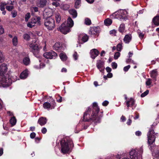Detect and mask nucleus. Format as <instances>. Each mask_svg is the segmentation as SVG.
<instances>
[{
    "instance_id": "obj_31",
    "label": "nucleus",
    "mask_w": 159,
    "mask_h": 159,
    "mask_svg": "<svg viewBox=\"0 0 159 159\" xmlns=\"http://www.w3.org/2000/svg\"><path fill=\"white\" fill-rule=\"evenodd\" d=\"M5 8L7 10L9 11H11L14 8V7L12 6H7Z\"/></svg>"
},
{
    "instance_id": "obj_19",
    "label": "nucleus",
    "mask_w": 159,
    "mask_h": 159,
    "mask_svg": "<svg viewBox=\"0 0 159 159\" xmlns=\"http://www.w3.org/2000/svg\"><path fill=\"white\" fill-rule=\"evenodd\" d=\"M10 122L11 125V126L15 125L16 122V119L15 117L13 116L11 117L10 120Z\"/></svg>"
},
{
    "instance_id": "obj_50",
    "label": "nucleus",
    "mask_w": 159,
    "mask_h": 159,
    "mask_svg": "<svg viewBox=\"0 0 159 159\" xmlns=\"http://www.w3.org/2000/svg\"><path fill=\"white\" fill-rule=\"evenodd\" d=\"M129 101H130L129 103L131 106H133L134 105V101L133 100V98H131L130 100Z\"/></svg>"
},
{
    "instance_id": "obj_4",
    "label": "nucleus",
    "mask_w": 159,
    "mask_h": 159,
    "mask_svg": "<svg viewBox=\"0 0 159 159\" xmlns=\"http://www.w3.org/2000/svg\"><path fill=\"white\" fill-rule=\"evenodd\" d=\"M30 47L31 48V52L36 57H39L40 47L37 41L31 43Z\"/></svg>"
},
{
    "instance_id": "obj_56",
    "label": "nucleus",
    "mask_w": 159,
    "mask_h": 159,
    "mask_svg": "<svg viewBox=\"0 0 159 159\" xmlns=\"http://www.w3.org/2000/svg\"><path fill=\"white\" fill-rule=\"evenodd\" d=\"M116 31L115 30H111L110 31V34H114L115 36H116Z\"/></svg>"
},
{
    "instance_id": "obj_55",
    "label": "nucleus",
    "mask_w": 159,
    "mask_h": 159,
    "mask_svg": "<svg viewBox=\"0 0 159 159\" xmlns=\"http://www.w3.org/2000/svg\"><path fill=\"white\" fill-rule=\"evenodd\" d=\"M130 67V65H128L127 66H125L124 68V71H126L128 70Z\"/></svg>"
},
{
    "instance_id": "obj_16",
    "label": "nucleus",
    "mask_w": 159,
    "mask_h": 159,
    "mask_svg": "<svg viewBox=\"0 0 159 159\" xmlns=\"http://www.w3.org/2000/svg\"><path fill=\"white\" fill-rule=\"evenodd\" d=\"M55 17L57 24H59L61 20V16L60 13L58 12L56 13L55 15Z\"/></svg>"
},
{
    "instance_id": "obj_3",
    "label": "nucleus",
    "mask_w": 159,
    "mask_h": 159,
    "mask_svg": "<svg viewBox=\"0 0 159 159\" xmlns=\"http://www.w3.org/2000/svg\"><path fill=\"white\" fill-rule=\"evenodd\" d=\"M44 25L48 30H52L55 28L56 25L53 16L48 17L45 20Z\"/></svg>"
},
{
    "instance_id": "obj_28",
    "label": "nucleus",
    "mask_w": 159,
    "mask_h": 159,
    "mask_svg": "<svg viewBox=\"0 0 159 159\" xmlns=\"http://www.w3.org/2000/svg\"><path fill=\"white\" fill-rule=\"evenodd\" d=\"M50 101V103H51V108L52 109H54L56 105L55 101V100L53 99H51Z\"/></svg>"
},
{
    "instance_id": "obj_24",
    "label": "nucleus",
    "mask_w": 159,
    "mask_h": 159,
    "mask_svg": "<svg viewBox=\"0 0 159 159\" xmlns=\"http://www.w3.org/2000/svg\"><path fill=\"white\" fill-rule=\"evenodd\" d=\"M152 155L154 157V159H159V150L153 153Z\"/></svg>"
},
{
    "instance_id": "obj_2",
    "label": "nucleus",
    "mask_w": 159,
    "mask_h": 159,
    "mask_svg": "<svg viewBox=\"0 0 159 159\" xmlns=\"http://www.w3.org/2000/svg\"><path fill=\"white\" fill-rule=\"evenodd\" d=\"M58 31L66 34L70 31V16L68 18L67 21H65L57 28Z\"/></svg>"
},
{
    "instance_id": "obj_34",
    "label": "nucleus",
    "mask_w": 159,
    "mask_h": 159,
    "mask_svg": "<svg viewBox=\"0 0 159 159\" xmlns=\"http://www.w3.org/2000/svg\"><path fill=\"white\" fill-rule=\"evenodd\" d=\"M24 39L26 40H29L30 39V36L27 34H25L23 35Z\"/></svg>"
},
{
    "instance_id": "obj_57",
    "label": "nucleus",
    "mask_w": 159,
    "mask_h": 159,
    "mask_svg": "<svg viewBox=\"0 0 159 159\" xmlns=\"http://www.w3.org/2000/svg\"><path fill=\"white\" fill-rule=\"evenodd\" d=\"M74 25L73 21L70 17V28H71Z\"/></svg>"
},
{
    "instance_id": "obj_52",
    "label": "nucleus",
    "mask_w": 159,
    "mask_h": 159,
    "mask_svg": "<svg viewBox=\"0 0 159 159\" xmlns=\"http://www.w3.org/2000/svg\"><path fill=\"white\" fill-rule=\"evenodd\" d=\"M47 132V130L46 128L43 127L41 129V132L43 134H45Z\"/></svg>"
},
{
    "instance_id": "obj_59",
    "label": "nucleus",
    "mask_w": 159,
    "mask_h": 159,
    "mask_svg": "<svg viewBox=\"0 0 159 159\" xmlns=\"http://www.w3.org/2000/svg\"><path fill=\"white\" fill-rule=\"evenodd\" d=\"M58 138L59 139H66V137H65L64 136H62V135H60L58 137Z\"/></svg>"
},
{
    "instance_id": "obj_42",
    "label": "nucleus",
    "mask_w": 159,
    "mask_h": 159,
    "mask_svg": "<svg viewBox=\"0 0 159 159\" xmlns=\"http://www.w3.org/2000/svg\"><path fill=\"white\" fill-rule=\"evenodd\" d=\"M11 14L12 15V17L13 18L16 17L17 15V12L16 11H13L11 12Z\"/></svg>"
},
{
    "instance_id": "obj_40",
    "label": "nucleus",
    "mask_w": 159,
    "mask_h": 159,
    "mask_svg": "<svg viewBox=\"0 0 159 159\" xmlns=\"http://www.w3.org/2000/svg\"><path fill=\"white\" fill-rule=\"evenodd\" d=\"M149 93V90H147L146 91L144 92L141 94V97H144L147 95Z\"/></svg>"
},
{
    "instance_id": "obj_47",
    "label": "nucleus",
    "mask_w": 159,
    "mask_h": 159,
    "mask_svg": "<svg viewBox=\"0 0 159 159\" xmlns=\"http://www.w3.org/2000/svg\"><path fill=\"white\" fill-rule=\"evenodd\" d=\"M57 101L58 102H61L62 101V97L60 96H59L57 98Z\"/></svg>"
},
{
    "instance_id": "obj_6",
    "label": "nucleus",
    "mask_w": 159,
    "mask_h": 159,
    "mask_svg": "<svg viewBox=\"0 0 159 159\" xmlns=\"http://www.w3.org/2000/svg\"><path fill=\"white\" fill-rule=\"evenodd\" d=\"M57 56V53L53 51L45 52L43 54V56L47 59H55Z\"/></svg>"
},
{
    "instance_id": "obj_63",
    "label": "nucleus",
    "mask_w": 159,
    "mask_h": 159,
    "mask_svg": "<svg viewBox=\"0 0 159 159\" xmlns=\"http://www.w3.org/2000/svg\"><path fill=\"white\" fill-rule=\"evenodd\" d=\"M0 9L1 11H3L5 9V6L1 5L0 6Z\"/></svg>"
},
{
    "instance_id": "obj_10",
    "label": "nucleus",
    "mask_w": 159,
    "mask_h": 159,
    "mask_svg": "<svg viewBox=\"0 0 159 159\" xmlns=\"http://www.w3.org/2000/svg\"><path fill=\"white\" fill-rule=\"evenodd\" d=\"M157 134V133H155L153 129H151L149 131L148 134V139H151L152 138L153 139H155Z\"/></svg>"
},
{
    "instance_id": "obj_25",
    "label": "nucleus",
    "mask_w": 159,
    "mask_h": 159,
    "mask_svg": "<svg viewBox=\"0 0 159 159\" xmlns=\"http://www.w3.org/2000/svg\"><path fill=\"white\" fill-rule=\"evenodd\" d=\"M70 14L73 16V18H75L77 16V12L76 10L72 9L70 10Z\"/></svg>"
},
{
    "instance_id": "obj_15",
    "label": "nucleus",
    "mask_w": 159,
    "mask_h": 159,
    "mask_svg": "<svg viewBox=\"0 0 159 159\" xmlns=\"http://www.w3.org/2000/svg\"><path fill=\"white\" fill-rule=\"evenodd\" d=\"M132 39V35L131 34H128L125 35L124 39V41L126 43H129Z\"/></svg>"
},
{
    "instance_id": "obj_53",
    "label": "nucleus",
    "mask_w": 159,
    "mask_h": 159,
    "mask_svg": "<svg viewBox=\"0 0 159 159\" xmlns=\"http://www.w3.org/2000/svg\"><path fill=\"white\" fill-rule=\"evenodd\" d=\"M73 57L75 60H76L78 58L77 53L76 52H75L73 55Z\"/></svg>"
},
{
    "instance_id": "obj_29",
    "label": "nucleus",
    "mask_w": 159,
    "mask_h": 159,
    "mask_svg": "<svg viewBox=\"0 0 159 159\" xmlns=\"http://www.w3.org/2000/svg\"><path fill=\"white\" fill-rule=\"evenodd\" d=\"M89 38L88 36L87 35L85 34L82 37L81 40L84 43L88 40Z\"/></svg>"
},
{
    "instance_id": "obj_45",
    "label": "nucleus",
    "mask_w": 159,
    "mask_h": 159,
    "mask_svg": "<svg viewBox=\"0 0 159 159\" xmlns=\"http://www.w3.org/2000/svg\"><path fill=\"white\" fill-rule=\"evenodd\" d=\"M69 6L67 5H64L63 6V9L65 10H68V11L70 12V10H69Z\"/></svg>"
},
{
    "instance_id": "obj_48",
    "label": "nucleus",
    "mask_w": 159,
    "mask_h": 159,
    "mask_svg": "<svg viewBox=\"0 0 159 159\" xmlns=\"http://www.w3.org/2000/svg\"><path fill=\"white\" fill-rule=\"evenodd\" d=\"M111 66L113 69H116L117 67V64L116 62H113L112 63Z\"/></svg>"
},
{
    "instance_id": "obj_13",
    "label": "nucleus",
    "mask_w": 159,
    "mask_h": 159,
    "mask_svg": "<svg viewBox=\"0 0 159 159\" xmlns=\"http://www.w3.org/2000/svg\"><path fill=\"white\" fill-rule=\"evenodd\" d=\"M104 64V62L101 61H99V62L97 63V67L101 72L103 71L105 69V67L103 66Z\"/></svg>"
},
{
    "instance_id": "obj_9",
    "label": "nucleus",
    "mask_w": 159,
    "mask_h": 159,
    "mask_svg": "<svg viewBox=\"0 0 159 159\" xmlns=\"http://www.w3.org/2000/svg\"><path fill=\"white\" fill-rule=\"evenodd\" d=\"M47 3V0H38L37 4L39 8H43L46 6Z\"/></svg>"
},
{
    "instance_id": "obj_64",
    "label": "nucleus",
    "mask_w": 159,
    "mask_h": 159,
    "mask_svg": "<svg viewBox=\"0 0 159 159\" xmlns=\"http://www.w3.org/2000/svg\"><path fill=\"white\" fill-rule=\"evenodd\" d=\"M30 130L32 131H34L35 130V127L34 126H31L30 128Z\"/></svg>"
},
{
    "instance_id": "obj_21",
    "label": "nucleus",
    "mask_w": 159,
    "mask_h": 159,
    "mask_svg": "<svg viewBox=\"0 0 159 159\" xmlns=\"http://www.w3.org/2000/svg\"><path fill=\"white\" fill-rule=\"evenodd\" d=\"M154 24L156 25H159V16H157L153 19Z\"/></svg>"
},
{
    "instance_id": "obj_11",
    "label": "nucleus",
    "mask_w": 159,
    "mask_h": 159,
    "mask_svg": "<svg viewBox=\"0 0 159 159\" xmlns=\"http://www.w3.org/2000/svg\"><path fill=\"white\" fill-rule=\"evenodd\" d=\"M47 121V120L46 118L42 117L39 118L38 123L42 126L44 125L46 123Z\"/></svg>"
},
{
    "instance_id": "obj_62",
    "label": "nucleus",
    "mask_w": 159,
    "mask_h": 159,
    "mask_svg": "<svg viewBox=\"0 0 159 159\" xmlns=\"http://www.w3.org/2000/svg\"><path fill=\"white\" fill-rule=\"evenodd\" d=\"M107 77L110 78L112 76V74L111 73L109 72L107 74Z\"/></svg>"
},
{
    "instance_id": "obj_32",
    "label": "nucleus",
    "mask_w": 159,
    "mask_h": 159,
    "mask_svg": "<svg viewBox=\"0 0 159 159\" xmlns=\"http://www.w3.org/2000/svg\"><path fill=\"white\" fill-rule=\"evenodd\" d=\"M75 8H78V6L81 3V0H75Z\"/></svg>"
},
{
    "instance_id": "obj_14",
    "label": "nucleus",
    "mask_w": 159,
    "mask_h": 159,
    "mask_svg": "<svg viewBox=\"0 0 159 159\" xmlns=\"http://www.w3.org/2000/svg\"><path fill=\"white\" fill-rule=\"evenodd\" d=\"M23 64L25 66H28L29 65L30 63V61L29 57H24L23 60Z\"/></svg>"
},
{
    "instance_id": "obj_8",
    "label": "nucleus",
    "mask_w": 159,
    "mask_h": 159,
    "mask_svg": "<svg viewBox=\"0 0 159 159\" xmlns=\"http://www.w3.org/2000/svg\"><path fill=\"white\" fill-rule=\"evenodd\" d=\"M40 20V17L37 16H34L31 19V22L32 23H34V24H36L38 25H41Z\"/></svg>"
},
{
    "instance_id": "obj_41",
    "label": "nucleus",
    "mask_w": 159,
    "mask_h": 159,
    "mask_svg": "<svg viewBox=\"0 0 159 159\" xmlns=\"http://www.w3.org/2000/svg\"><path fill=\"white\" fill-rule=\"evenodd\" d=\"M120 55V53L119 52H116L115 53L114 55V58L115 59H117L119 57Z\"/></svg>"
},
{
    "instance_id": "obj_43",
    "label": "nucleus",
    "mask_w": 159,
    "mask_h": 159,
    "mask_svg": "<svg viewBox=\"0 0 159 159\" xmlns=\"http://www.w3.org/2000/svg\"><path fill=\"white\" fill-rule=\"evenodd\" d=\"M155 140H148V143L149 145H153Z\"/></svg>"
},
{
    "instance_id": "obj_27",
    "label": "nucleus",
    "mask_w": 159,
    "mask_h": 159,
    "mask_svg": "<svg viewBox=\"0 0 159 159\" xmlns=\"http://www.w3.org/2000/svg\"><path fill=\"white\" fill-rule=\"evenodd\" d=\"M125 25L123 24H121L120 26V27L119 29V31L121 33H122L124 32L125 29Z\"/></svg>"
},
{
    "instance_id": "obj_37",
    "label": "nucleus",
    "mask_w": 159,
    "mask_h": 159,
    "mask_svg": "<svg viewBox=\"0 0 159 159\" xmlns=\"http://www.w3.org/2000/svg\"><path fill=\"white\" fill-rule=\"evenodd\" d=\"M4 60V57L2 52L0 51V63L2 62Z\"/></svg>"
},
{
    "instance_id": "obj_17",
    "label": "nucleus",
    "mask_w": 159,
    "mask_h": 159,
    "mask_svg": "<svg viewBox=\"0 0 159 159\" xmlns=\"http://www.w3.org/2000/svg\"><path fill=\"white\" fill-rule=\"evenodd\" d=\"M59 56L61 61H66L67 59V57L65 53H61Z\"/></svg>"
},
{
    "instance_id": "obj_58",
    "label": "nucleus",
    "mask_w": 159,
    "mask_h": 159,
    "mask_svg": "<svg viewBox=\"0 0 159 159\" xmlns=\"http://www.w3.org/2000/svg\"><path fill=\"white\" fill-rule=\"evenodd\" d=\"M109 102L107 101H105L102 103V105L103 106H107Z\"/></svg>"
},
{
    "instance_id": "obj_60",
    "label": "nucleus",
    "mask_w": 159,
    "mask_h": 159,
    "mask_svg": "<svg viewBox=\"0 0 159 159\" xmlns=\"http://www.w3.org/2000/svg\"><path fill=\"white\" fill-rule=\"evenodd\" d=\"M106 69L107 72L108 73L110 72L111 70V69L109 67H107Z\"/></svg>"
},
{
    "instance_id": "obj_36",
    "label": "nucleus",
    "mask_w": 159,
    "mask_h": 159,
    "mask_svg": "<svg viewBox=\"0 0 159 159\" xmlns=\"http://www.w3.org/2000/svg\"><path fill=\"white\" fill-rule=\"evenodd\" d=\"M85 23L86 25H90L91 23L90 20L88 18H86L85 19Z\"/></svg>"
},
{
    "instance_id": "obj_23",
    "label": "nucleus",
    "mask_w": 159,
    "mask_h": 159,
    "mask_svg": "<svg viewBox=\"0 0 159 159\" xmlns=\"http://www.w3.org/2000/svg\"><path fill=\"white\" fill-rule=\"evenodd\" d=\"M51 105L49 102H46L43 104V106L45 109H49L51 108Z\"/></svg>"
},
{
    "instance_id": "obj_30",
    "label": "nucleus",
    "mask_w": 159,
    "mask_h": 159,
    "mask_svg": "<svg viewBox=\"0 0 159 159\" xmlns=\"http://www.w3.org/2000/svg\"><path fill=\"white\" fill-rule=\"evenodd\" d=\"M12 42L14 46L17 45L18 43L17 38L16 36H15L12 39Z\"/></svg>"
},
{
    "instance_id": "obj_22",
    "label": "nucleus",
    "mask_w": 159,
    "mask_h": 159,
    "mask_svg": "<svg viewBox=\"0 0 159 159\" xmlns=\"http://www.w3.org/2000/svg\"><path fill=\"white\" fill-rule=\"evenodd\" d=\"M93 106L94 107L93 111H94L95 110V111L94 112H96L97 114H98L99 111V109L97 103L95 102L93 103Z\"/></svg>"
},
{
    "instance_id": "obj_61",
    "label": "nucleus",
    "mask_w": 159,
    "mask_h": 159,
    "mask_svg": "<svg viewBox=\"0 0 159 159\" xmlns=\"http://www.w3.org/2000/svg\"><path fill=\"white\" fill-rule=\"evenodd\" d=\"M136 135L137 136H140L141 134V132L138 131H136L135 133Z\"/></svg>"
},
{
    "instance_id": "obj_49",
    "label": "nucleus",
    "mask_w": 159,
    "mask_h": 159,
    "mask_svg": "<svg viewBox=\"0 0 159 159\" xmlns=\"http://www.w3.org/2000/svg\"><path fill=\"white\" fill-rule=\"evenodd\" d=\"M4 32V29L2 25H0V34H3Z\"/></svg>"
},
{
    "instance_id": "obj_1",
    "label": "nucleus",
    "mask_w": 159,
    "mask_h": 159,
    "mask_svg": "<svg viewBox=\"0 0 159 159\" xmlns=\"http://www.w3.org/2000/svg\"><path fill=\"white\" fill-rule=\"evenodd\" d=\"M7 65L3 63L0 65V83L3 87H8L12 84V80L9 75L6 73Z\"/></svg>"
},
{
    "instance_id": "obj_18",
    "label": "nucleus",
    "mask_w": 159,
    "mask_h": 159,
    "mask_svg": "<svg viewBox=\"0 0 159 159\" xmlns=\"http://www.w3.org/2000/svg\"><path fill=\"white\" fill-rule=\"evenodd\" d=\"M28 71L27 70L23 71L20 74V77L21 79H25L28 75Z\"/></svg>"
},
{
    "instance_id": "obj_33",
    "label": "nucleus",
    "mask_w": 159,
    "mask_h": 159,
    "mask_svg": "<svg viewBox=\"0 0 159 159\" xmlns=\"http://www.w3.org/2000/svg\"><path fill=\"white\" fill-rule=\"evenodd\" d=\"M157 75V73L156 70H153L152 71L151 74V77H152L155 78Z\"/></svg>"
},
{
    "instance_id": "obj_39",
    "label": "nucleus",
    "mask_w": 159,
    "mask_h": 159,
    "mask_svg": "<svg viewBox=\"0 0 159 159\" xmlns=\"http://www.w3.org/2000/svg\"><path fill=\"white\" fill-rule=\"evenodd\" d=\"M33 24H34V23H32L31 21L27 24V26L30 28H32L35 26L34 25H33Z\"/></svg>"
},
{
    "instance_id": "obj_44",
    "label": "nucleus",
    "mask_w": 159,
    "mask_h": 159,
    "mask_svg": "<svg viewBox=\"0 0 159 159\" xmlns=\"http://www.w3.org/2000/svg\"><path fill=\"white\" fill-rule=\"evenodd\" d=\"M122 45L120 43H119L117 46L116 49L117 51H120L121 50Z\"/></svg>"
},
{
    "instance_id": "obj_20",
    "label": "nucleus",
    "mask_w": 159,
    "mask_h": 159,
    "mask_svg": "<svg viewBox=\"0 0 159 159\" xmlns=\"http://www.w3.org/2000/svg\"><path fill=\"white\" fill-rule=\"evenodd\" d=\"M88 114H89V113H87V112H84V113L83 121L84 122H91V119H90V117L89 119H88V118L86 117V116Z\"/></svg>"
},
{
    "instance_id": "obj_5",
    "label": "nucleus",
    "mask_w": 159,
    "mask_h": 159,
    "mask_svg": "<svg viewBox=\"0 0 159 159\" xmlns=\"http://www.w3.org/2000/svg\"><path fill=\"white\" fill-rule=\"evenodd\" d=\"M61 152L63 154L67 153L70 150L69 144L67 141L65 140H61Z\"/></svg>"
},
{
    "instance_id": "obj_46",
    "label": "nucleus",
    "mask_w": 159,
    "mask_h": 159,
    "mask_svg": "<svg viewBox=\"0 0 159 159\" xmlns=\"http://www.w3.org/2000/svg\"><path fill=\"white\" fill-rule=\"evenodd\" d=\"M52 5L55 6L56 7H57L60 6V3L57 2H52Z\"/></svg>"
},
{
    "instance_id": "obj_38",
    "label": "nucleus",
    "mask_w": 159,
    "mask_h": 159,
    "mask_svg": "<svg viewBox=\"0 0 159 159\" xmlns=\"http://www.w3.org/2000/svg\"><path fill=\"white\" fill-rule=\"evenodd\" d=\"M92 53V54H93L94 55H95V56H97L98 54L99 51L98 50L94 49L93 50Z\"/></svg>"
},
{
    "instance_id": "obj_12",
    "label": "nucleus",
    "mask_w": 159,
    "mask_h": 159,
    "mask_svg": "<svg viewBox=\"0 0 159 159\" xmlns=\"http://www.w3.org/2000/svg\"><path fill=\"white\" fill-rule=\"evenodd\" d=\"M62 45L59 42H56L53 46V49L58 51H60L62 49Z\"/></svg>"
},
{
    "instance_id": "obj_54",
    "label": "nucleus",
    "mask_w": 159,
    "mask_h": 159,
    "mask_svg": "<svg viewBox=\"0 0 159 159\" xmlns=\"http://www.w3.org/2000/svg\"><path fill=\"white\" fill-rule=\"evenodd\" d=\"M151 80L150 79H148L147 81L146 82V84L149 86L151 84Z\"/></svg>"
},
{
    "instance_id": "obj_51",
    "label": "nucleus",
    "mask_w": 159,
    "mask_h": 159,
    "mask_svg": "<svg viewBox=\"0 0 159 159\" xmlns=\"http://www.w3.org/2000/svg\"><path fill=\"white\" fill-rule=\"evenodd\" d=\"M36 136V134L34 132H32L30 134V137L31 139H34Z\"/></svg>"
},
{
    "instance_id": "obj_26",
    "label": "nucleus",
    "mask_w": 159,
    "mask_h": 159,
    "mask_svg": "<svg viewBox=\"0 0 159 159\" xmlns=\"http://www.w3.org/2000/svg\"><path fill=\"white\" fill-rule=\"evenodd\" d=\"M112 22V20L109 18H107L104 21V23L105 25L107 26L110 25Z\"/></svg>"
},
{
    "instance_id": "obj_7",
    "label": "nucleus",
    "mask_w": 159,
    "mask_h": 159,
    "mask_svg": "<svg viewBox=\"0 0 159 159\" xmlns=\"http://www.w3.org/2000/svg\"><path fill=\"white\" fill-rule=\"evenodd\" d=\"M97 113L94 112V111H93V112L90 117L91 122H100V118L97 115Z\"/></svg>"
},
{
    "instance_id": "obj_35",
    "label": "nucleus",
    "mask_w": 159,
    "mask_h": 159,
    "mask_svg": "<svg viewBox=\"0 0 159 159\" xmlns=\"http://www.w3.org/2000/svg\"><path fill=\"white\" fill-rule=\"evenodd\" d=\"M31 16L30 13L28 12L26 13L25 16V21H28L29 19Z\"/></svg>"
}]
</instances>
